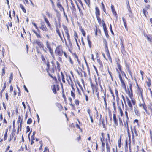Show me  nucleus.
Here are the masks:
<instances>
[{"mask_svg": "<svg viewBox=\"0 0 152 152\" xmlns=\"http://www.w3.org/2000/svg\"><path fill=\"white\" fill-rule=\"evenodd\" d=\"M131 100H130L126 96V101L128 106L130 107V110H133V107L132 104L134 105L135 104V101L134 100L132 99L131 98Z\"/></svg>", "mask_w": 152, "mask_h": 152, "instance_id": "obj_1", "label": "nucleus"}, {"mask_svg": "<svg viewBox=\"0 0 152 152\" xmlns=\"http://www.w3.org/2000/svg\"><path fill=\"white\" fill-rule=\"evenodd\" d=\"M62 47L61 46L57 47L55 51V53L60 56H61L63 54Z\"/></svg>", "mask_w": 152, "mask_h": 152, "instance_id": "obj_2", "label": "nucleus"}, {"mask_svg": "<svg viewBox=\"0 0 152 152\" xmlns=\"http://www.w3.org/2000/svg\"><path fill=\"white\" fill-rule=\"evenodd\" d=\"M46 45L47 48L48 49L50 53L52 55L53 54V50L51 48L50 43L48 40L46 42Z\"/></svg>", "mask_w": 152, "mask_h": 152, "instance_id": "obj_3", "label": "nucleus"}, {"mask_svg": "<svg viewBox=\"0 0 152 152\" xmlns=\"http://www.w3.org/2000/svg\"><path fill=\"white\" fill-rule=\"evenodd\" d=\"M95 14L96 16L97 20L98 21L100 20V18L99 17V16L100 15V11L98 8L97 7H96L95 8Z\"/></svg>", "mask_w": 152, "mask_h": 152, "instance_id": "obj_4", "label": "nucleus"}, {"mask_svg": "<svg viewBox=\"0 0 152 152\" xmlns=\"http://www.w3.org/2000/svg\"><path fill=\"white\" fill-rule=\"evenodd\" d=\"M117 71L119 74V78L120 80L121 84L123 86H124V87L125 88H126V87L125 85V83L122 79L121 75L119 71V70H118L117 69Z\"/></svg>", "mask_w": 152, "mask_h": 152, "instance_id": "obj_5", "label": "nucleus"}, {"mask_svg": "<svg viewBox=\"0 0 152 152\" xmlns=\"http://www.w3.org/2000/svg\"><path fill=\"white\" fill-rule=\"evenodd\" d=\"M58 22L57 23L56 21H55V25L56 27V28H60V18L59 16H57Z\"/></svg>", "mask_w": 152, "mask_h": 152, "instance_id": "obj_6", "label": "nucleus"}, {"mask_svg": "<svg viewBox=\"0 0 152 152\" xmlns=\"http://www.w3.org/2000/svg\"><path fill=\"white\" fill-rule=\"evenodd\" d=\"M41 26L40 28H41L44 31H46L48 30V29L46 26L44 24V23L42 22L41 23Z\"/></svg>", "mask_w": 152, "mask_h": 152, "instance_id": "obj_7", "label": "nucleus"}, {"mask_svg": "<svg viewBox=\"0 0 152 152\" xmlns=\"http://www.w3.org/2000/svg\"><path fill=\"white\" fill-rule=\"evenodd\" d=\"M139 106L140 107L143 108V109L146 112H147V107L145 103L142 104L140 103L139 104Z\"/></svg>", "mask_w": 152, "mask_h": 152, "instance_id": "obj_8", "label": "nucleus"}, {"mask_svg": "<svg viewBox=\"0 0 152 152\" xmlns=\"http://www.w3.org/2000/svg\"><path fill=\"white\" fill-rule=\"evenodd\" d=\"M113 119L114 121V124L116 125L117 126L118 125V120L116 119V115L115 113L113 114Z\"/></svg>", "mask_w": 152, "mask_h": 152, "instance_id": "obj_9", "label": "nucleus"}, {"mask_svg": "<svg viewBox=\"0 0 152 152\" xmlns=\"http://www.w3.org/2000/svg\"><path fill=\"white\" fill-rule=\"evenodd\" d=\"M56 89H57L58 90H59V88L58 87V86H55L53 85V87H52V90L53 92L55 94H56Z\"/></svg>", "mask_w": 152, "mask_h": 152, "instance_id": "obj_10", "label": "nucleus"}, {"mask_svg": "<svg viewBox=\"0 0 152 152\" xmlns=\"http://www.w3.org/2000/svg\"><path fill=\"white\" fill-rule=\"evenodd\" d=\"M106 47H107L106 48H105V50L106 52H107V55L108 57V58H109V60H110L111 62H112V60L110 56V54L108 50V49L107 48V46H106Z\"/></svg>", "mask_w": 152, "mask_h": 152, "instance_id": "obj_11", "label": "nucleus"}, {"mask_svg": "<svg viewBox=\"0 0 152 152\" xmlns=\"http://www.w3.org/2000/svg\"><path fill=\"white\" fill-rule=\"evenodd\" d=\"M128 119H127L126 118L125 121H124V120H123V122L124 123V126H125L127 128L128 132V133H129V129H128V122H127V121H128Z\"/></svg>", "mask_w": 152, "mask_h": 152, "instance_id": "obj_12", "label": "nucleus"}, {"mask_svg": "<svg viewBox=\"0 0 152 152\" xmlns=\"http://www.w3.org/2000/svg\"><path fill=\"white\" fill-rule=\"evenodd\" d=\"M44 19L45 21L47 23V25L50 28L51 27L50 24L45 16L44 17Z\"/></svg>", "mask_w": 152, "mask_h": 152, "instance_id": "obj_13", "label": "nucleus"}, {"mask_svg": "<svg viewBox=\"0 0 152 152\" xmlns=\"http://www.w3.org/2000/svg\"><path fill=\"white\" fill-rule=\"evenodd\" d=\"M142 89L140 88H138L137 90V93L140 96H142Z\"/></svg>", "mask_w": 152, "mask_h": 152, "instance_id": "obj_14", "label": "nucleus"}, {"mask_svg": "<svg viewBox=\"0 0 152 152\" xmlns=\"http://www.w3.org/2000/svg\"><path fill=\"white\" fill-rule=\"evenodd\" d=\"M129 97L131 99L132 98V91H130L129 89H128V91H126Z\"/></svg>", "mask_w": 152, "mask_h": 152, "instance_id": "obj_15", "label": "nucleus"}, {"mask_svg": "<svg viewBox=\"0 0 152 152\" xmlns=\"http://www.w3.org/2000/svg\"><path fill=\"white\" fill-rule=\"evenodd\" d=\"M117 68H116V70H117V69L119 71L120 73V72H121L122 74H123V73H124V72L122 71L121 70L120 65L118 63H117Z\"/></svg>", "mask_w": 152, "mask_h": 152, "instance_id": "obj_16", "label": "nucleus"}, {"mask_svg": "<svg viewBox=\"0 0 152 152\" xmlns=\"http://www.w3.org/2000/svg\"><path fill=\"white\" fill-rule=\"evenodd\" d=\"M134 112L135 113V114L137 116H139L140 115V113L139 112V111L138 110V109L135 108V107H134Z\"/></svg>", "mask_w": 152, "mask_h": 152, "instance_id": "obj_17", "label": "nucleus"}, {"mask_svg": "<svg viewBox=\"0 0 152 152\" xmlns=\"http://www.w3.org/2000/svg\"><path fill=\"white\" fill-rule=\"evenodd\" d=\"M134 131V132L135 135L136 136H137L138 135V134H137V132L135 128H134V129L132 130V134L133 137H134V133H133Z\"/></svg>", "mask_w": 152, "mask_h": 152, "instance_id": "obj_18", "label": "nucleus"}, {"mask_svg": "<svg viewBox=\"0 0 152 152\" xmlns=\"http://www.w3.org/2000/svg\"><path fill=\"white\" fill-rule=\"evenodd\" d=\"M66 80L69 83H70V82H72L71 78L70 76H67Z\"/></svg>", "mask_w": 152, "mask_h": 152, "instance_id": "obj_19", "label": "nucleus"}, {"mask_svg": "<svg viewBox=\"0 0 152 152\" xmlns=\"http://www.w3.org/2000/svg\"><path fill=\"white\" fill-rule=\"evenodd\" d=\"M36 43L39 47H41V48L43 47V45L41 42L39 41H37L36 42Z\"/></svg>", "mask_w": 152, "mask_h": 152, "instance_id": "obj_20", "label": "nucleus"}, {"mask_svg": "<svg viewBox=\"0 0 152 152\" xmlns=\"http://www.w3.org/2000/svg\"><path fill=\"white\" fill-rule=\"evenodd\" d=\"M104 33L106 35V37L107 38H108L109 37V35L108 33L107 30V28H105L104 30Z\"/></svg>", "mask_w": 152, "mask_h": 152, "instance_id": "obj_21", "label": "nucleus"}, {"mask_svg": "<svg viewBox=\"0 0 152 152\" xmlns=\"http://www.w3.org/2000/svg\"><path fill=\"white\" fill-rule=\"evenodd\" d=\"M106 149L107 150V152H110V148L108 145V142H106Z\"/></svg>", "mask_w": 152, "mask_h": 152, "instance_id": "obj_22", "label": "nucleus"}, {"mask_svg": "<svg viewBox=\"0 0 152 152\" xmlns=\"http://www.w3.org/2000/svg\"><path fill=\"white\" fill-rule=\"evenodd\" d=\"M80 29L83 36H85L86 35V32L84 30V29L82 28V27H80Z\"/></svg>", "mask_w": 152, "mask_h": 152, "instance_id": "obj_23", "label": "nucleus"}, {"mask_svg": "<svg viewBox=\"0 0 152 152\" xmlns=\"http://www.w3.org/2000/svg\"><path fill=\"white\" fill-rule=\"evenodd\" d=\"M118 110L121 116L122 117L123 115V113L121 108V107H119Z\"/></svg>", "mask_w": 152, "mask_h": 152, "instance_id": "obj_24", "label": "nucleus"}, {"mask_svg": "<svg viewBox=\"0 0 152 152\" xmlns=\"http://www.w3.org/2000/svg\"><path fill=\"white\" fill-rule=\"evenodd\" d=\"M111 8L112 10V11L113 14L115 15H116V12H115V11L114 9V6L113 5H112L111 6Z\"/></svg>", "mask_w": 152, "mask_h": 152, "instance_id": "obj_25", "label": "nucleus"}, {"mask_svg": "<svg viewBox=\"0 0 152 152\" xmlns=\"http://www.w3.org/2000/svg\"><path fill=\"white\" fill-rule=\"evenodd\" d=\"M122 19L123 20V23H124V26L125 28H127V25H126V20H125V19L123 17L122 18Z\"/></svg>", "mask_w": 152, "mask_h": 152, "instance_id": "obj_26", "label": "nucleus"}, {"mask_svg": "<svg viewBox=\"0 0 152 152\" xmlns=\"http://www.w3.org/2000/svg\"><path fill=\"white\" fill-rule=\"evenodd\" d=\"M148 81H146V83H147L148 86V87H150V86L151 85V80L149 79H148Z\"/></svg>", "mask_w": 152, "mask_h": 152, "instance_id": "obj_27", "label": "nucleus"}, {"mask_svg": "<svg viewBox=\"0 0 152 152\" xmlns=\"http://www.w3.org/2000/svg\"><path fill=\"white\" fill-rule=\"evenodd\" d=\"M59 28H56V32L58 34V35L60 37H61V34L59 30Z\"/></svg>", "mask_w": 152, "mask_h": 152, "instance_id": "obj_28", "label": "nucleus"}, {"mask_svg": "<svg viewBox=\"0 0 152 152\" xmlns=\"http://www.w3.org/2000/svg\"><path fill=\"white\" fill-rule=\"evenodd\" d=\"M20 8H21V9H22L24 13H26V10L24 8V7H23V6L22 4H20Z\"/></svg>", "mask_w": 152, "mask_h": 152, "instance_id": "obj_29", "label": "nucleus"}, {"mask_svg": "<svg viewBox=\"0 0 152 152\" xmlns=\"http://www.w3.org/2000/svg\"><path fill=\"white\" fill-rule=\"evenodd\" d=\"M125 115L126 117V118L127 119H129V118L128 115V113L127 112V109H125Z\"/></svg>", "mask_w": 152, "mask_h": 152, "instance_id": "obj_30", "label": "nucleus"}, {"mask_svg": "<svg viewBox=\"0 0 152 152\" xmlns=\"http://www.w3.org/2000/svg\"><path fill=\"white\" fill-rule=\"evenodd\" d=\"M63 28L64 29V31H65V33L66 32H66L68 31L67 28L66 26L64 25L63 26Z\"/></svg>", "mask_w": 152, "mask_h": 152, "instance_id": "obj_31", "label": "nucleus"}, {"mask_svg": "<svg viewBox=\"0 0 152 152\" xmlns=\"http://www.w3.org/2000/svg\"><path fill=\"white\" fill-rule=\"evenodd\" d=\"M32 119L31 118H30L28 120L27 122V123L28 124H31L32 123Z\"/></svg>", "mask_w": 152, "mask_h": 152, "instance_id": "obj_32", "label": "nucleus"}, {"mask_svg": "<svg viewBox=\"0 0 152 152\" xmlns=\"http://www.w3.org/2000/svg\"><path fill=\"white\" fill-rule=\"evenodd\" d=\"M65 33H66V35H67V39L69 40V39H70V36H69V33H68V32H66H66Z\"/></svg>", "mask_w": 152, "mask_h": 152, "instance_id": "obj_33", "label": "nucleus"}, {"mask_svg": "<svg viewBox=\"0 0 152 152\" xmlns=\"http://www.w3.org/2000/svg\"><path fill=\"white\" fill-rule=\"evenodd\" d=\"M86 3L88 5H89L90 4V0H84Z\"/></svg>", "mask_w": 152, "mask_h": 152, "instance_id": "obj_34", "label": "nucleus"}, {"mask_svg": "<svg viewBox=\"0 0 152 152\" xmlns=\"http://www.w3.org/2000/svg\"><path fill=\"white\" fill-rule=\"evenodd\" d=\"M71 96L74 99L75 98V96L74 93L72 91H71Z\"/></svg>", "mask_w": 152, "mask_h": 152, "instance_id": "obj_35", "label": "nucleus"}, {"mask_svg": "<svg viewBox=\"0 0 152 152\" xmlns=\"http://www.w3.org/2000/svg\"><path fill=\"white\" fill-rule=\"evenodd\" d=\"M75 104L77 105H78L79 104V100H75Z\"/></svg>", "mask_w": 152, "mask_h": 152, "instance_id": "obj_36", "label": "nucleus"}, {"mask_svg": "<svg viewBox=\"0 0 152 152\" xmlns=\"http://www.w3.org/2000/svg\"><path fill=\"white\" fill-rule=\"evenodd\" d=\"M61 79H62V82L64 83H65V80H64V76L63 75V74L61 73Z\"/></svg>", "mask_w": 152, "mask_h": 152, "instance_id": "obj_37", "label": "nucleus"}, {"mask_svg": "<svg viewBox=\"0 0 152 152\" xmlns=\"http://www.w3.org/2000/svg\"><path fill=\"white\" fill-rule=\"evenodd\" d=\"M2 72L1 75L2 76H3L5 74V69L4 68H3L2 70Z\"/></svg>", "mask_w": 152, "mask_h": 152, "instance_id": "obj_38", "label": "nucleus"}, {"mask_svg": "<svg viewBox=\"0 0 152 152\" xmlns=\"http://www.w3.org/2000/svg\"><path fill=\"white\" fill-rule=\"evenodd\" d=\"M13 77V74L12 73H11L10 76L9 78V80H12Z\"/></svg>", "mask_w": 152, "mask_h": 152, "instance_id": "obj_39", "label": "nucleus"}, {"mask_svg": "<svg viewBox=\"0 0 152 152\" xmlns=\"http://www.w3.org/2000/svg\"><path fill=\"white\" fill-rule=\"evenodd\" d=\"M121 138H120L118 140V147H121Z\"/></svg>", "mask_w": 152, "mask_h": 152, "instance_id": "obj_40", "label": "nucleus"}, {"mask_svg": "<svg viewBox=\"0 0 152 152\" xmlns=\"http://www.w3.org/2000/svg\"><path fill=\"white\" fill-rule=\"evenodd\" d=\"M104 97L103 96V99H104V103H105V105H107V103H106V98H105V93L104 94Z\"/></svg>", "mask_w": 152, "mask_h": 152, "instance_id": "obj_41", "label": "nucleus"}, {"mask_svg": "<svg viewBox=\"0 0 152 152\" xmlns=\"http://www.w3.org/2000/svg\"><path fill=\"white\" fill-rule=\"evenodd\" d=\"M32 24H33L34 26H35V28H36L37 29V30H38V27L37 26V25H36V24L34 23V22H32Z\"/></svg>", "mask_w": 152, "mask_h": 152, "instance_id": "obj_42", "label": "nucleus"}, {"mask_svg": "<svg viewBox=\"0 0 152 152\" xmlns=\"http://www.w3.org/2000/svg\"><path fill=\"white\" fill-rule=\"evenodd\" d=\"M35 34L36 35L37 37L38 38H41V37L39 34H38L37 33H36Z\"/></svg>", "mask_w": 152, "mask_h": 152, "instance_id": "obj_43", "label": "nucleus"}, {"mask_svg": "<svg viewBox=\"0 0 152 152\" xmlns=\"http://www.w3.org/2000/svg\"><path fill=\"white\" fill-rule=\"evenodd\" d=\"M121 97H122V98L123 99V101L124 102V103L125 104H126V102L125 99V98H124V96L123 95H122Z\"/></svg>", "mask_w": 152, "mask_h": 152, "instance_id": "obj_44", "label": "nucleus"}, {"mask_svg": "<svg viewBox=\"0 0 152 152\" xmlns=\"http://www.w3.org/2000/svg\"><path fill=\"white\" fill-rule=\"evenodd\" d=\"M47 68L46 69V70H48V69H49V67L50 66V65L49 63H48L47 64Z\"/></svg>", "mask_w": 152, "mask_h": 152, "instance_id": "obj_45", "label": "nucleus"}, {"mask_svg": "<svg viewBox=\"0 0 152 152\" xmlns=\"http://www.w3.org/2000/svg\"><path fill=\"white\" fill-rule=\"evenodd\" d=\"M110 31H111V33H112V34L113 35L114 33L112 31V26H111V24L110 25Z\"/></svg>", "mask_w": 152, "mask_h": 152, "instance_id": "obj_46", "label": "nucleus"}, {"mask_svg": "<svg viewBox=\"0 0 152 152\" xmlns=\"http://www.w3.org/2000/svg\"><path fill=\"white\" fill-rule=\"evenodd\" d=\"M87 111L88 113L89 116H91V115H90V112H91L90 110L89 109H87Z\"/></svg>", "mask_w": 152, "mask_h": 152, "instance_id": "obj_47", "label": "nucleus"}, {"mask_svg": "<svg viewBox=\"0 0 152 152\" xmlns=\"http://www.w3.org/2000/svg\"><path fill=\"white\" fill-rule=\"evenodd\" d=\"M5 96H6V99L7 101H8V94L7 93H6L5 94Z\"/></svg>", "mask_w": 152, "mask_h": 152, "instance_id": "obj_48", "label": "nucleus"}, {"mask_svg": "<svg viewBox=\"0 0 152 152\" xmlns=\"http://www.w3.org/2000/svg\"><path fill=\"white\" fill-rule=\"evenodd\" d=\"M27 132H28L30 131V127L29 126H27L26 127Z\"/></svg>", "mask_w": 152, "mask_h": 152, "instance_id": "obj_49", "label": "nucleus"}, {"mask_svg": "<svg viewBox=\"0 0 152 152\" xmlns=\"http://www.w3.org/2000/svg\"><path fill=\"white\" fill-rule=\"evenodd\" d=\"M47 151H48L49 150L48 149V148L47 147H45V148L44 150L43 151V152H46Z\"/></svg>", "mask_w": 152, "mask_h": 152, "instance_id": "obj_50", "label": "nucleus"}, {"mask_svg": "<svg viewBox=\"0 0 152 152\" xmlns=\"http://www.w3.org/2000/svg\"><path fill=\"white\" fill-rule=\"evenodd\" d=\"M56 64L57 65V68L58 69H59V65H60V64H59V63L58 62V61H56Z\"/></svg>", "mask_w": 152, "mask_h": 152, "instance_id": "obj_51", "label": "nucleus"}, {"mask_svg": "<svg viewBox=\"0 0 152 152\" xmlns=\"http://www.w3.org/2000/svg\"><path fill=\"white\" fill-rule=\"evenodd\" d=\"M77 92L78 94L80 95H81V92L80 91V90L78 89V88H77Z\"/></svg>", "mask_w": 152, "mask_h": 152, "instance_id": "obj_52", "label": "nucleus"}, {"mask_svg": "<svg viewBox=\"0 0 152 152\" xmlns=\"http://www.w3.org/2000/svg\"><path fill=\"white\" fill-rule=\"evenodd\" d=\"M22 104L23 106L24 109H25L26 108V105H25V104L24 102H22Z\"/></svg>", "mask_w": 152, "mask_h": 152, "instance_id": "obj_53", "label": "nucleus"}, {"mask_svg": "<svg viewBox=\"0 0 152 152\" xmlns=\"http://www.w3.org/2000/svg\"><path fill=\"white\" fill-rule=\"evenodd\" d=\"M89 117L90 118L91 122L92 123H93V118H92V116L91 115V116H89Z\"/></svg>", "mask_w": 152, "mask_h": 152, "instance_id": "obj_54", "label": "nucleus"}, {"mask_svg": "<svg viewBox=\"0 0 152 152\" xmlns=\"http://www.w3.org/2000/svg\"><path fill=\"white\" fill-rule=\"evenodd\" d=\"M108 72L109 74H110V75L111 77V78L112 80H113V77H112V76L111 75V72L109 71V70H108Z\"/></svg>", "mask_w": 152, "mask_h": 152, "instance_id": "obj_55", "label": "nucleus"}, {"mask_svg": "<svg viewBox=\"0 0 152 152\" xmlns=\"http://www.w3.org/2000/svg\"><path fill=\"white\" fill-rule=\"evenodd\" d=\"M79 2V3L80 4H81V6L82 7H83V4H82V2L81 1V0H77Z\"/></svg>", "mask_w": 152, "mask_h": 152, "instance_id": "obj_56", "label": "nucleus"}, {"mask_svg": "<svg viewBox=\"0 0 152 152\" xmlns=\"http://www.w3.org/2000/svg\"><path fill=\"white\" fill-rule=\"evenodd\" d=\"M93 67H94V69H95V70L96 71V73L97 74L98 73V71H97V68H96V67L94 65H93Z\"/></svg>", "mask_w": 152, "mask_h": 152, "instance_id": "obj_57", "label": "nucleus"}, {"mask_svg": "<svg viewBox=\"0 0 152 152\" xmlns=\"http://www.w3.org/2000/svg\"><path fill=\"white\" fill-rule=\"evenodd\" d=\"M41 58H42V61H44V62H45V59L44 56H41Z\"/></svg>", "mask_w": 152, "mask_h": 152, "instance_id": "obj_58", "label": "nucleus"}, {"mask_svg": "<svg viewBox=\"0 0 152 152\" xmlns=\"http://www.w3.org/2000/svg\"><path fill=\"white\" fill-rule=\"evenodd\" d=\"M13 87L12 86H10V91H11V92L13 90Z\"/></svg>", "mask_w": 152, "mask_h": 152, "instance_id": "obj_59", "label": "nucleus"}, {"mask_svg": "<svg viewBox=\"0 0 152 152\" xmlns=\"http://www.w3.org/2000/svg\"><path fill=\"white\" fill-rule=\"evenodd\" d=\"M70 105L72 106V108L73 109H74L75 108V107H74V104H72V103H70Z\"/></svg>", "mask_w": 152, "mask_h": 152, "instance_id": "obj_60", "label": "nucleus"}, {"mask_svg": "<svg viewBox=\"0 0 152 152\" xmlns=\"http://www.w3.org/2000/svg\"><path fill=\"white\" fill-rule=\"evenodd\" d=\"M88 42V44L89 45V46L90 47V48L91 47V42H90V40H87Z\"/></svg>", "mask_w": 152, "mask_h": 152, "instance_id": "obj_61", "label": "nucleus"}, {"mask_svg": "<svg viewBox=\"0 0 152 152\" xmlns=\"http://www.w3.org/2000/svg\"><path fill=\"white\" fill-rule=\"evenodd\" d=\"M102 148H104V145H105V143L103 142H102Z\"/></svg>", "mask_w": 152, "mask_h": 152, "instance_id": "obj_62", "label": "nucleus"}, {"mask_svg": "<svg viewBox=\"0 0 152 152\" xmlns=\"http://www.w3.org/2000/svg\"><path fill=\"white\" fill-rule=\"evenodd\" d=\"M127 8H128V10L129 11V12H131V10H130V7L129 6V4H128V6Z\"/></svg>", "mask_w": 152, "mask_h": 152, "instance_id": "obj_63", "label": "nucleus"}, {"mask_svg": "<svg viewBox=\"0 0 152 152\" xmlns=\"http://www.w3.org/2000/svg\"><path fill=\"white\" fill-rule=\"evenodd\" d=\"M24 88V89L27 92H28V89H27L26 87V86L24 85V86H23Z\"/></svg>", "mask_w": 152, "mask_h": 152, "instance_id": "obj_64", "label": "nucleus"}]
</instances>
